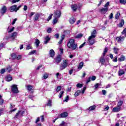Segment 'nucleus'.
<instances>
[{
  "label": "nucleus",
  "instance_id": "nucleus-1",
  "mask_svg": "<svg viewBox=\"0 0 126 126\" xmlns=\"http://www.w3.org/2000/svg\"><path fill=\"white\" fill-rule=\"evenodd\" d=\"M67 46L69 49H71L72 51H74V50H76L77 48V44L75 43L74 39H70L67 43Z\"/></svg>",
  "mask_w": 126,
  "mask_h": 126
},
{
  "label": "nucleus",
  "instance_id": "nucleus-2",
  "mask_svg": "<svg viewBox=\"0 0 126 126\" xmlns=\"http://www.w3.org/2000/svg\"><path fill=\"white\" fill-rule=\"evenodd\" d=\"M95 38H96V30L91 32V35L88 39L89 45L92 46L95 43Z\"/></svg>",
  "mask_w": 126,
  "mask_h": 126
},
{
  "label": "nucleus",
  "instance_id": "nucleus-3",
  "mask_svg": "<svg viewBox=\"0 0 126 126\" xmlns=\"http://www.w3.org/2000/svg\"><path fill=\"white\" fill-rule=\"evenodd\" d=\"M109 5H110V2H107L104 5V8H102L100 9V12L103 14H105L109 10Z\"/></svg>",
  "mask_w": 126,
  "mask_h": 126
},
{
  "label": "nucleus",
  "instance_id": "nucleus-4",
  "mask_svg": "<svg viewBox=\"0 0 126 126\" xmlns=\"http://www.w3.org/2000/svg\"><path fill=\"white\" fill-rule=\"evenodd\" d=\"M108 52V49L107 47H106L104 49V51L103 52V53L102 54V56L100 58V62L102 64H104L105 63V58L104 57L106 56V54H107V52Z\"/></svg>",
  "mask_w": 126,
  "mask_h": 126
},
{
  "label": "nucleus",
  "instance_id": "nucleus-5",
  "mask_svg": "<svg viewBox=\"0 0 126 126\" xmlns=\"http://www.w3.org/2000/svg\"><path fill=\"white\" fill-rule=\"evenodd\" d=\"M25 113V111L23 110H19L15 116L14 119H20L21 117H23V114Z\"/></svg>",
  "mask_w": 126,
  "mask_h": 126
},
{
  "label": "nucleus",
  "instance_id": "nucleus-6",
  "mask_svg": "<svg viewBox=\"0 0 126 126\" xmlns=\"http://www.w3.org/2000/svg\"><path fill=\"white\" fill-rule=\"evenodd\" d=\"M67 64H68V60H63V63L60 66V70H63L64 69V68L67 66Z\"/></svg>",
  "mask_w": 126,
  "mask_h": 126
},
{
  "label": "nucleus",
  "instance_id": "nucleus-7",
  "mask_svg": "<svg viewBox=\"0 0 126 126\" xmlns=\"http://www.w3.org/2000/svg\"><path fill=\"white\" fill-rule=\"evenodd\" d=\"M11 90L13 93H15L16 94L18 93V88H17V86L16 85H12Z\"/></svg>",
  "mask_w": 126,
  "mask_h": 126
},
{
  "label": "nucleus",
  "instance_id": "nucleus-8",
  "mask_svg": "<svg viewBox=\"0 0 126 126\" xmlns=\"http://www.w3.org/2000/svg\"><path fill=\"white\" fill-rule=\"evenodd\" d=\"M67 116H68V113H67V112H64L63 113H61L60 115H58V118L59 119L66 118Z\"/></svg>",
  "mask_w": 126,
  "mask_h": 126
},
{
  "label": "nucleus",
  "instance_id": "nucleus-9",
  "mask_svg": "<svg viewBox=\"0 0 126 126\" xmlns=\"http://www.w3.org/2000/svg\"><path fill=\"white\" fill-rule=\"evenodd\" d=\"M16 6H17V5H14L12 6H11L9 8V10L11 12H13L15 11V12H17V9L16 8Z\"/></svg>",
  "mask_w": 126,
  "mask_h": 126
},
{
  "label": "nucleus",
  "instance_id": "nucleus-10",
  "mask_svg": "<svg viewBox=\"0 0 126 126\" xmlns=\"http://www.w3.org/2000/svg\"><path fill=\"white\" fill-rule=\"evenodd\" d=\"M39 17H40V13H36L33 16V21H39Z\"/></svg>",
  "mask_w": 126,
  "mask_h": 126
},
{
  "label": "nucleus",
  "instance_id": "nucleus-11",
  "mask_svg": "<svg viewBox=\"0 0 126 126\" xmlns=\"http://www.w3.org/2000/svg\"><path fill=\"white\" fill-rule=\"evenodd\" d=\"M60 62H62V58H61V56H58L54 59V63H56L57 64L60 63Z\"/></svg>",
  "mask_w": 126,
  "mask_h": 126
},
{
  "label": "nucleus",
  "instance_id": "nucleus-12",
  "mask_svg": "<svg viewBox=\"0 0 126 126\" xmlns=\"http://www.w3.org/2000/svg\"><path fill=\"white\" fill-rule=\"evenodd\" d=\"M125 40V37L124 36H119L116 37V41H118V42H119L120 43L123 42Z\"/></svg>",
  "mask_w": 126,
  "mask_h": 126
},
{
  "label": "nucleus",
  "instance_id": "nucleus-13",
  "mask_svg": "<svg viewBox=\"0 0 126 126\" xmlns=\"http://www.w3.org/2000/svg\"><path fill=\"white\" fill-rule=\"evenodd\" d=\"M61 12L60 10H57L55 13V17L56 18H59V17H61Z\"/></svg>",
  "mask_w": 126,
  "mask_h": 126
},
{
  "label": "nucleus",
  "instance_id": "nucleus-14",
  "mask_svg": "<svg viewBox=\"0 0 126 126\" xmlns=\"http://www.w3.org/2000/svg\"><path fill=\"white\" fill-rule=\"evenodd\" d=\"M71 9L73 11H75L76 10H77V8H78V5L77 4H73L71 6Z\"/></svg>",
  "mask_w": 126,
  "mask_h": 126
},
{
  "label": "nucleus",
  "instance_id": "nucleus-15",
  "mask_svg": "<svg viewBox=\"0 0 126 126\" xmlns=\"http://www.w3.org/2000/svg\"><path fill=\"white\" fill-rule=\"evenodd\" d=\"M120 111H121V107L118 106L114 107L112 110V112H113V113H117L118 112H120Z\"/></svg>",
  "mask_w": 126,
  "mask_h": 126
},
{
  "label": "nucleus",
  "instance_id": "nucleus-16",
  "mask_svg": "<svg viewBox=\"0 0 126 126\" xmlns=\"http://www.w3.org/2000/svg\"><path fill=\"white\" fill-rule=\"evenodd\" d=\"M17 36V32H14L11 34L10 37L12 39V40H14V39L16 38Z\"/></svg>",
  "mask_w": 126,
  "mask_h": 126
},
{
  "label": "nucleus",
  "instance_id": "nucleus-17",
  "mask_svg": "<svg viewBox=\"0 0 126 126\" xmlns=\"http://www.w3.org/2000/svg\"><path fill=\"white\" fill-rule=\"evenodd\" d=\"M45 41H44V44H48L49 43V41L51 40V38L49 36V35H47L46 37L44 38Z\"/></svg>",
  "mask_w": 126,
  "mask_h": 126
},
{
  "label": "nucleus",
  "instance_id": "nucleus-18",
  "mask_svg": "<svg viewBox=\"0 0 126 126\" xmlns=\"http://www.w3.org/2000/svg\"><path fill=\"white\" fill-rule=\"evenodd\" d=\"M49 55L51 58H53L56 55L55 53V51H54L53 49L50 50L49 51Z\"/></svg>",
  "mask_w": 126,
  "mask_h": 126
},
{
  "label": "nucleus",
  "instance_id": "nucleus-19",
  "mask_svg": "<svg viewBox=\"0 0 126 126\" xmlns=\"http://www.w3.org/2000/svg\"><path fill=\"white\" fill-rule=\"evenodd\" d=\"M6 7L5 6H3L1 9L0 13L2 14H4L5 12H6Z\"/></svg>",
  "mask_w": 126,
  "mask_h": 126
},
{
  "label": "nucleus",
  "instance_id": "nucleus-20",
  "mask_svg": "<svg viewBox=\"0 0 126 126\" xmlns=\"http://www.w3.org/2000/svg\"><path fill=\"white\" fill-rule=\"evenodd\" d=\"M119 76H122L123 74H125V70L122 69H120L118 72Z\"/></svg>",
  "mask_w": 126,
  "mask_h": 126
},
{
  "label": "nucleus",
  "instance_id": "nucleus-21",
  "mask_svg": "<svg viewBox=\"0 0 126 126\" xmlns=\"http://www.w3.org/2000/svg\"><path fill=\"white\" fill-rule=\"evenodd\" d=\"M113 51L114 53H115L116 55H118L119 54V51H120V49L117 47H114L113 48Z\"/></svg>",
  "mask_w": 126,
  "mask_h": 126
},
{
  "label": "nucleus",
  "instance_id": "nucleus-22",
  "mask_svg": "<svg viewBox=\"0 0 126 126\" xmlns=\"http://www.w3.org/2000/svg\"><path fill=\"white\" fill-rule=\"evenodd\" d=\"M76 21V19H75V18L73 17H71L69 20L70 24H73Z\"/></svg>",
  "mask_w": 126,
  "mask_h": 126
},
{
  "label": "nucleus",
  "instance_id": "nucleus-23",
  "mask_svg": "<svg viewBox=\"0 0 126 126\" xmlns=\"http://www.w3.org/2000/svg\"><path fill=\"white\" fill-rule=\"evenodd\" d=\"M126 59V57L124 55H122L120 58L118 59L119 62H124Z\"/></svg>",
  "mask_w": 126,
  "mask_h": 126
},
{
  "label": "nucleus",
  "instance_id": "nucleus-24",
  "mask_svg": "<svg viewBox=\"0 0 126 126\" xmlns=\"http://www.w3.org/2000/svg\"><path fill=\"white\" fill-rule=\"evenodd\" d=\"M34 43L36 46V48H38L39 47V45H40V40L38 39H36Z\"/></svg>",
  "mask_w": 126,
  "mask_h": 126
},
{
  "label": "nucleus",
  "instance_id": "nucleus-25",
  "mask_svg": "<svg viewBox=\"0 0 126 126\" xmlns=\"http://www.w3.org/2000/svg\"><path fill=\"white\" fill-rule=\"evenodd\" d=\"M5 80L6 81H11L12 80V77L10 75H8L6 77Z\"/></svg>",
  "mask_w": 126,
  "mask_h": 126
},
{
  "label": "nucleus",
  "instance_id": "nucleus-26",
  "mask_svg": "<svg viewBox=\"0 0 126 126\" xmlns=\"http://www.w3.org/2000/svg\"><path fill=\"white\" fill-rule=\"evenodd\" d=\"M81 93V91L80 90H77V92L74 94L75 97H77V96H79V94Z\"/></svg>",
  "mask_w": 126,
  "mask_h": 126
},
{
  "label": "nucleus",
  "instance_id": "nucleus-27",
  "mask_svg": "<svg viewBox=\"0 0 126 126\" xmlns=\"http://www.w3.org/2000/svg\"><path fill=\"white\" fill-rule=\"evenodd\" d=\"M123 104H124V101H123V100H120L118 103L117 106L121 108L122 106H123Z\"/></svg>",
  "mask_w": 126,
  "mask_h": 126
},
{
  "label": "nucleus",
  "instance_id": "nucleus-28",
  "mask_svg": "<svg viewBox=\"0 0 126 126\" xmlns=\"http://www.w3.org/2000/svg\"><path fill=\"white\" fill-rule=\"evenodd\" d=\"M83 36V34L82 33H79L78 35H76L75 36V38H76V39H79L80 38H82V37Z\"/></svg>",
  "mask_w": 126,
  "mask_h": 126
},
{
  "label": "nucleus",
  "instance_id": "nucleus-29",
  "mask_svg": "<svg viewBox=\"0 0 126 126\" xmlns=\"http://www.w3.org/2000/svg\"><path fill=\"white\" fill-rule=\"evenodd\" d=\"M67 124L68 123H65L64 121H62V123L59 126H67Z\"/></svg>",
  "mask_w": 126,
  "mask_h": 126
},
{
  "label": "nucleus",
  "instance_id": "nucleus-30",
  "mask_svg": "<svg viewBox=\"0 0 126 126\" xmlns=\"http://www.w3.org/2000/svg\"><path fill=\"white\" fill-rule=\"evenodd\" d=\"M49 77V74L47 73H45L43 75L42 78L43 79H47Z\"/></svg>",
  "mask_w": 126,
  "mask_h": 126
},
{
  "label": "nucleus",
  "instance_id": "nucleus-31",
  "mask_svg": "<svg viewBox=\"0 0 126 126\" xmlns=\"http://www.w3.org/2000/svg\"><path fill=\"white\" fill-rule=\"evenodd\" d=\"M12 70V69L11 68V67L10 66H8L6 68V71H7L8 72H10Z\"/></svg>",
  "mask_w": 126,
  "mask_h": 126
},
{
  "label": "nucleus",
  "instance_id": "nucleus-32",
  "mask_svg": "<svg viewBox=\"0 0 126 126\" xmlns=\"http://www.w3.org/2000/svg\"><path fill=\"white\" fill-rule=\"evenodd\" d=\"M124 24H125V21L123 19L121 20V22L119 24V27L120 28L123 27Z\"/></svg>",
  "mask_w": 126,
  "mask_h": 126
},
{
  "label": "nucleus",
  "instance_id": "nucleus-33",
  "mask_svg": "<svg viewBox=\"0 0 126 126\" xmlns=\"http://www.w3.org/2000/svg\"><path fill=\"white\" fill-rule=\"evenodd\" d=\"M83 62H80L79 64L78 69H81L83 67Z\"/></svg>",
  "mask_w": 126,
  "mask_h": 126
},
{
  "label": "nucleus",
  "instance_id": "nucleus-34",
  "mask_svg": "<svg viewBox=\"0 0 126 126\" xmlns=\"http://www.w3.org/2000/svg\"><path fill=\"white\" fill-rule=\"evenodd\" d=\"M27 87V90H28L29 91H31V90L33 89V86L30 85H28Z\"/></svg>",
  "mask_w": 126,
  "mask_h": 126
},
{
  "label": "nucleus",
  "instance_id": "nucleus-35",
  "mask_svg": "<svg viewBox=\"0 0 126 126\" xmlns=\"http://www.w3.org/2000/svg\"><path fill=\"white\" fill-rule=\"evenodd\" d=\"M95 108H96V106L93 105L89 107V111H93V110H95Z\"/></svg>",
  "mask_w": 126,
  "mask_h": 126
},
{
  "label": "nucleus",
  "instance_id": "nucleus-36",
  "mask_svg": "<svg viewBox=\"0 0 126 126\" xmlns=\"http://www.w3.org/2000/svg\"><path fill=\"white\" fill-rule=\"evenodd\" d=\"M5 45V44H4L3 42H1L0 43V50H1V49H2L4 47V45Z\"/></svg>",
  "mask_w": 126,
  "mask_h": 126
},
{
  "label": "nucleus",
  "instance_id": "nucleus-37",
  "mask_svg": "<svg viewBox=\"0 0 126 126\" xmlns=\"http://www.w3.org/2000/svg\"><path fill=\"white\" fill-rule=\"evenodd\" d=\"M17 56L16 54H15V53H12L11 54V58L13 59V60H15V59H16Z\"/></svg>",
  "mask_w": 126,
  "mask_h": 126
},
{
  "label": "nucleus",
  "instance_id": "nucleus-38",
  "mask_svg": "<svg viewBox=\"0 0 126 126\" xmlns=\"http://www.w3.org/2000/svg\"><path fill=\"white\" fill-rule=\"evenodd\" d=\"M113 62H114V63H117L118 62V56H115L113 59H112Z\"/></svg>",
  "mask_w": 126,
  "mask_h": 126
},
{
  "label": "nucleus",
  "instance_id": "nucleus-39",
  "mask_svg": "<svg viewBox=\"0 0 126 126\" xmlns=\"http://www.w3.org/2000/svg\"><path fill=\"white\" fill-rule=\"evenodd\" d=\"M120 2L121 3V4H126V0H120Z\"/></svg>",
  "mask_w": 126,
  "mask_h": 126
},
{
  "label": "nucleus",
  "instance_id": "nucleus-40",
  "mask_svg": "<svg viewBox=\"0 0 126 126\" xmlns=\"http://www.w3.org/2000/svg\"><path fill=\"white\" fill-rule=\"evenodd\" d=\"M5 70H6V69L2 68L0 70V73H1V74H3V73L5 72Z\"/></svg>",
  "mask_w": 126,
  "mask_h": 126
},
{
  "label": "nucleus",
  "instance_id": "nucleus-41",
  "mask_svg": "<svg viewBox=\"0 0 126 126\" xmlns=\"http://www.w3.org/2000/svg\"><path fill=\"white\" fill-rule=\"evenodd\" d=\"M62 90V86H58L56 89V91L59 93V91H61Z\"/></svg>",
  "mask_w": 126,
  "mask_h": 126
},
{
  "label": "nucleus",
  "instance_id": "nucleus-42",
  "mask_svg": "<svg viewBox=\"0 0 126 126\" xmlns=\"http://www.w3.org/2000/svg\"><path fill=\"white\" fill-rule=\"evenodd\" d=\"M35 53H37V52H36V50H33L29 53V55L30 56H31V55H34Z\"/></svg>",
  "mask_w": 126,
  "mask_h": 126
},
{
  "label": "nucleus",
  "instance_id": "nucleus-43",
  "mask_svg": "<svg viewBox=\"0 0 126 126\" xmlns=\"http://www.w3.org/2000/svg\"><path fill=\"white\" fill-rule=\"evenodd\" d=\"M99 86H101V84H96L94 86V89H97V88H98L99 87Z\"/></svg>",
  "mask_w": 126,
  "mask_h": 126
},
{
  "label": "nucleus",
  "instance_id": "nucleus-44",
  "mask_svg": "<svg viewBox=\"0 0 126 126\" xmlns=\"http://www.w3.org/2000/svg\"><path fill=\"white\" fill-rule=\"evenodd\" d=\"M122 35H125V37H126V28L122 32Z\"/></svg>",
  "mask_w": 126,
  "mask_h": 126
},
{
  "label": "nucleus",
  "instance_id": "nucleus-45",
  "mask_svg": "<svg viewBox=\"0 0 126 126\" xmlns=\"http://www.w3.org/2000/svg\"><path fill=\"white\" fill-rule=\"evenodd\" d=\"M83 86V85H82V84H80V83H78L76 85V87L78 88H81V87H82Z\"/></svg>",
  "mask_w": 126,
  "mask_h": 126
},
{
  "label": "nucleus",
  "instance_id": "nucleus-46",
  "mask_svg": "<svg viewBox=\"0 0 126 126\" xmlns=\"http://www.w3.org/2000/svg\"><path fill=\"white\" fill-rule=\"evenodd\" d=\"M64 93V92L61 91L59 94V98H62L63 97V94Z\"/></svg>",
  "mask_w": 126,
  "mask_h": 126
},
{
  "label": "nucleus",
  "instance_id": "nucleus-47",
  "mask_svg": "<svg viewBox=\"0 0 126 126\" xmlns=\"http://www.w3.org/2000/svg\"><path fill=\"white\" fill-rule=\"evenodd\" d=\"M47 106H50V107H52V100H48Z\"/></svg>",
  "mask_w": 126,
  "mask_h": 126
},
{
  "label": "nucleus",
  "instance_id": "nucleus-48",
  "mask_svg": "<svg viewBox=\"0 0 126 126\" xmlns=\"http://www.w3.org/2000/svg\"><path fill=\"white\" fill-rule=\"evenodd\" d=\"M53 17V14H51L50 16H49L47 19V21H50L51 19H52V17Z\"/></svg>",
  "mask_w": 126,
  "mask_h": 126
},
{
  "label": "nucleus",
  "instance_id": "nucleus-49",
  "mask_svg": "<svg viewBox=\"0 0 126 126\" xmlns=\"http://www.w3.org/2000/svg\"><path fill=\"white\" fill-rule=\"evenodd\" d=\"M120 15H121V14L120 13H117L115 16L116 19H118Z\"/></svg>",
  "mask_w": 126,
  "mask_h": 126
},
{
  "label": "nucleus",
  "instance_id": "nucleus-50",
  "mask_svg": "<svg viewBox=\"0 0 126 126\" xmlns=\"http://www.w3.org/2000/svg\"><path fill=\"white\" fill-rule=\"evenodd\" d=\"M58 22V18H56L53 20V24H56Z\"/></svg>",
  "mask_w": 126,
  "mask_h": 126
},
{
  "label": "nucleus",
  "instance_id": "nucleus-51",
  "mask_svg": "<svg viewBox=\"0 0 126 126\" xmlns=\"http://www.w3.org/2000/svg\"><path fill=\"white\" fill-rule=\"evenodd\" d=\"M90 81H91V77H89L87 80V84H88V83H89V82H90Z\"/></svg>",
  "mask_w": 126,
  "mask_h": 126
},
{
  "label": "nucleus",
  "instance_id": "nucleus-52",
  "mask_svg": "<svg viewBox=\"0 0 126 126\" xmlns=\"http://www.w3.org/2000/svg\"><path fill=\"white\" fill-rule=\"evenodd\" d=\"M14 30V27H13L11 29H10L9 31H8V33L12 32Z\"/></svg>",
  "mask_w": 126,
  "mask_h": 126
},
{
  "label": "nucleus",
  "instance_id": "nucleus-53",
  "mask_svg": "<svg viewBox=\"0 0 126 126\" xmlns=\"http://www.w3.org/2000/svg\"><path fill=\"white\" fill-rule=\"evenodd\" d=\"M17 21V19L15 18L13 20V22H12L11 24L12 25H14V24H15V23Z\"/></svg>",
  "mask_w": 126,
  "mask_h": 126
},
{
  "label": "nucleus",
  "instance_id": "nucleus-54",
  "mask_svg": "<svg viewBox=\"0 0 126 126\" xmlns=\"http://www.w3.org/2000/svg\"><path fill=\"white\" fill-rule=\"evenodd\" d=\"M52 28H49L48 29H47V32H48V33H51V32H52Z\"/></svg>",
  "mask_w": 126,
  "mask_h": 126
},
{
  "label": "nucleus",
  "instance_id": "nucleus-55",
  "mask_svg": "<svg viewBox=\"0 0 126 126\" xmlns=\"http://www.w3.org/2000/svg\"><path fill=\"white\" fill-rule=\"evenodd\" d=\"M3 114V109L1 108L0 109V116H1Z\"/></svg>",
  "mask_w": 126,
  "mask_h": 126
},
{
  "label": "nucleus",
  "instance_id": "nucleus-56",
  "mask_svg": "<svg viewBox=\"0 0 126 126\" xmlns=\"http://www.w3.org/2000/svg\"><path fill=\"white\" fill-rule=\"evenodd\" d=\"M102 93L103 95H106V94H107V91H106V90H103L102 91Z\"/></svg>",
  "mask_w": 126,
  "mask_h": 126
},
{
  "label": "nucleus",
  "instance_id": "nucleus-57",
  "mask_svg": "<svg viewBox=\"0 0 126 126\" xmlns=\"http://www.w3.org/2000/svg\"><path fill=\"white\" fill-rule=\"evenodd\" d=\"M20 0H12V3H15L16 2H18Z\"/></svg>",
  "mask_w": 126,
  "mask_h": 126
},
{
  "label": "nucleus",
  "instance_id": "nucleus-58",
  "mask_svg": "<svg viewBox=\"0 0 126 126\" xmlns=\"http://www.w3.org/2000/svg\"><path fill=\"white\" fill-rule=\"evenodd\" d=\"M91 79L93 81H94L96 79V77L95 76H93L92 78H91Z\"/></svg>",
  "mask_w": 126,
  "mask_h": 126
},
{
  "label": "nucleus",
  "instance_id": "nucleus-59",
  "mask_svg": "<svg viewBox=\"0 0 126 126\" xmlns=\"http://www.w3.org/2000/svg\"><path fill=\"white\" fill-rule=\"evenodd\" d=\"M21 58H22V56H21V55H18V56H17L16 59L17 60H20V59H21Z\"/></svg>",
  "mask_w": 126,
  "mask_h": 126
},
{
  "label": "nucleus",
  "instance_id": "nucleus-60",
  "mask_svg": "<svg viewBox=\"0 0 126 126\" xmlns=\"http://www.w3.org/2000/svg\"><path fill=\"white\" fill-rule=\"evenodd\" d=\"M31 49V46L29 45L27 46L26 50H30Z\"/></svg>",
  "mask_w": 126,
  "mask_h": 126
},
{
  "label": "nucleus",
  "instance_id": "nucleus-61",
  "mask_svg": "<svg viewBox=\"0 0 126 126\" xmlns=\"http://www.w3.org/2000/svg\"><path fill=\"white\" fill-rule=\"evenodd\" d=\"M35 14V12H31L30 15H29V17L31 18L33 15Z\"/></svg>",
  "mask_w": 126,
  "mask_h": 126
},
{
  "label": "nucleus",
  "instance_id": "nucleus-62",
  "mask_svg": "<svg viewBox=\"0 0 126 126\" xmlns=\"http://www.w3.org/2000/svg\"><path fill=\"white\" fill-rule=\"evenodd\" d=\"M59 50L61 52V54H63V49L59 48Z\"/></svg>",
  "mask_w": 126,
  "mask_h": 126
},
{
  "label": "nucleus",
  "instance_id": "nucleus-63",
  "mask_svg": "<svg viewBox=\"0 0 126 126\" xmlns=\"http://www.w3.org/2000/svg\"><path fill=\"white\" fill-rule=\"evenodd\" d=\"M40 119H41V122L43 123V122H44V116H41L40 117Z\"/></svg>",
  "mask_w": 126,
  "mask_h": 126
},
{
  "label": "nucleus",
  "instance_id": "nucleus-64",
  "mask_svg": "<svg viewBox=\"0 0 126 126\" xmlns=\"http://www.w3.org/2000/svg\"><path fill=\"white\" fill-rule=\"evenodd\" d=\"M3 99H0V105H3Z\"/></svg>",
  "mask_w": 126,
  "mask_h": 126
}]
</instances>
